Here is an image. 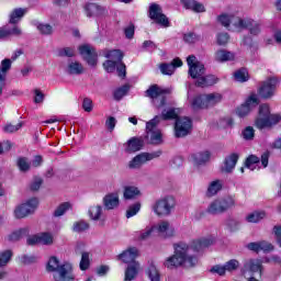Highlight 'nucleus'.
Returning <instances> with one entry per match:
<instances>
[{
  "mask_svg": "<svg viewBox=\"0 0 281 281\" xmlns=\"http://www.w3.org/2000/svg\"><path fill=\"white\" fill-rule=\"evenodd\" d=\"M37 30L40 33L44 34L45 36H49L54 33V27L47 23H40L37 24Z\"/></svg>",
  "mask_w": 281,
  "mask_h": 281,
  "instance_id": "49",
  "label": "nucleus"
},
{
  "mask_svg": "<svg viewBox=\"0 0 281 281\" xmlns=\"http://www.w3.org/2000/svg\"><path fill=\"white\" fill-rule=\"evenodd\" d=\"M182 5L187 10H192L193 12H205V7L194 0H182Z\"/></svg>",
  "mask_w": 281,
  "mask_h": 281,
  "instance_id": "33",
  "label": "nucleus"
},
{
  "mask_svg": "<svg viewBox=\"0 0 281 281\" xmlns=\"http://www.w3.org/2000/svg\"><path fill=\"white\" fill-rule=\"evenodd\" d=\"M160 120H179V109L168 108L161 112Z\"/></svg>",
  "mask_w": 281,
  "mask_h": 281,
  "instance_id": "35",
  "label": "nucleus"
},
{
  "mask_svg": "<svg viewBox=\"0 0 281 281\" xmlns=\"http://www.w3.org/2000/svg\"><path fill=\"white\" fill-rule=\"evenodd\" d=\"M21 34H23V31L18 25L10 30L7 29V36H21Z\"/></svg>",
  "mask_w": 281,
  "mask_h": 281,
  "instance_id": "60",
  "label": "nucleus"
},
{
  "mask_svg": "<svg viewBox=\"0 0 281 281\" xmlns=\"http://www.w3.org/2000/svg\"><path fill=\"white\" fill-rule=\"evenodd\" d=\"M215 60L217 63H228L232 60H236V53L225 50V49H220L215 53Z\"/></svg>",
  "mask_w": 281,
  "mask_h": 281,
  "instance_id": "26",
  "label": "nucleus"
},
{
  "mask_svg": "<svg viewBox=\"0 0 281 281\" xmlns=\"http://www.w3.org/2000/svg\"><path fill=\"white\" fill-rule=\"evenodd\" d=\"M177 202L172 195H167L165 198H160L153 205V212L156 216H170L172 214V210Z\"/></svg>",
  "mask_w": 281,
  "mask_h": 281,
  "instance_id": "8",
  "label": "nucleus"
},
{
  "mask_svg": "<svg viewBox=\"0 0 281 281\" xmlns=\"http://www.w3.org/2000/svg\"><path fill=\"white\" fill-rule=\"evenodd\" d=\"M210 245H214L212 237L195 239L192 241L191 246L183 241L175 244V254L167 258L165 267H167V269H175V267H195L199 260L192 252L201 251L205 249V247H210Z\"/></svg>",
  "mask_w": 281,
  "mask_h": 281,
  "instance_id": "1",
  "label": "nucleus"
},
{
  "mask_svg": "<svg viewBox=\"0 0 281 281\" xmlns=\"http://www.w3.org/2000/svg\"><path fill=\"white\" fill-rule=\"evenodd\" d=\"M221 25L231 32H243L249 30L251 36H258L262 32V24L249 18H240L234 13H223L218 16Z\"/></svg>",
  "mask_w": 281,
  "mask_h": 281,
  "instance_id": "2",
  "label": "nucleus"
},
{
  "mask_svg": "<svg viewBox=\"0 0 281 281\" xmlns=\"http://www.w3.org/2000/svg\"><path fill=\"white\" fill-rule=\"evenodd\" d=\"M137 256H139V250H137V248H128L117 256V260H121L125 265H133V262H137L135 261Z\"/></svg>",
  "mask_w": 281,
  "mask_h": 281,
  "instance_id": "20",
  "label": "nucleus"
},
{
  "mask_svg": "<svg viewBox=\"0 0 281 281\" xmlns=\"http://www.w3.org/2000/svg\"><path fill=\"white\" fill-rule=\"evenodd\" d=\"M138 196H142V191L139 190V188L135 186L124 187L123 199H125L126 201H133L135 199H138Z\"/></svg>",
  "mask_w": 281,
  "mask_h": 281,
  "instance_id": "25",
  "label": "nucleus"
},
{
  "mask_svg": "<svg viewBox=\"0 0 281 281\" xmlns=\"http://www.w3.org/2000/svg\"><path fill=\"white\" fill-rule=\"evenodd\" d=\"M236 200L232 195H227L225 198L216 199L214 200L209 207L206 209V212L209 214H224V212H227V210H232V207H235Z\"/></svg>",
  "mask_w": 281,
  "mask_h": 281,
  "instance_id": "7",
  "label": "nucleus"
},
{
  "mask_svg": "<svg viewBox=\"0 0 281 281\" xmlns=\"http://www.w3.org/2000/svg\"><path fill=\"white\" fill-rule=\"evenodd\" d=\"M153 232H155V226L147 227L146 229L140 232V234L138 236V240H148V238H150V236H153Z\"/></svg>",
  "mask_w": 281,
  "mask_h": 281,
  "instance_id": "55",
  "label": "nucleus"
},
{
  "mask_svg": "<svg viewBox=\"0 0 281 281\" xmlns=\"http://www.w3.org/2000/svg\"><path fill=\"white\" fill-rule=\"evenodd\" d=\"M191 161L194 166H203L210 161V153L209 151H199L191 155Z\"/></svg>",
  "mask_w": 281,
  "mask_h": 281,
  "instance_id": "27",
  "label": "nucleus"
},
{
  "mask_svg": "<svg viewBox=\"0 0 281 281\" xmlns=\"http://www.w3.org/2000/svg\"><path fill=\"white\" fill-rule=\"evenodd\" d=\"M223 190V182L222 180H213L209 183L206 189V196H216L217 193Z\"/></svg>",
  "mask_w": 281,
  "mask_h": 281,
  "instance_id": "31",
  "label": "nucleus"
},
{
  "mask_svg": "<svg viewBox=\"0 0 281 281\" xmlns=\"http://www.w3.org/2000/svg\"><path fill=\"white\" fill-rule=\"evenodd\" d=\"M71 210V204L69 202H64L59 204L53 213L55 218H60V216H65L66 212Z\"/></svg>",
  "mask_w": 281,
  "mask_h": 281,
  "instance_id": "39",
  "label": "nucleus"
},
{
  "mask_svg": "<svg viewBox=\"0 0 281 281\" xmlns=\"http://www.w3.org/2000/svg\"><path fill=\"white\" fill-rule=\"evenodd\" d=\"M204 100L206 102V109H210V106H216V104L223 101V94L218 92L207 93L204 94Z\"/></svg>",
  "mask_w": 281,
  "mask_h": 281,
  "instance_id": "29",
  "label": "nucleus"
},
{
  "mask_svg": "<svg viewBox=\"0 0 281 281\" xmlns=\"http://www.w3.org/2000/svg\"><path fill=\"white\" fill-rule=\"evenodd\" d=\"M128 93V86H123L114 91V99L122 100Z\"/></svg>",
  "mask_w": 281,
  "mask_h": 281,
  "instance_id": "56",
  "label": "nucleus"
},
{
  "mask_svg": "<svg viewBox=\"0 0 281 281\" xmlns=\"http://www.w3.org/2000/svg\"><path fill=\"white\" fill-rule=\"evenodd\" d=\"M89 229V223L85 221L75 222L72 225V232L80 234L81 232H87Z\"/></svg>",
  "mask_w": 281,
  "mask_h": 281,
  "instance_id": "47",
  "label": "nucleus"
},
{
  "mask_svg": "<svg viewBox=\"0 0 281 281\" xmlns=\"http://www.w3.org/2000/svg\"><path fill=\"white\" fill-rule=\"evenodd\" d=\"M41 186H43V179L35 178L31 183L30 188L33 192H37V190H41Z\"/></svg>",
  "mask_w": 281,
  "mask_h": 281,
  "instance_id": "61",
  "label": "nucleus"
},
{
  "mask_svg": "<svg viewBox=\"0 0 281 281\" xmlns=\"http://www.w3.org/2000/svg\"><path fill=\"white\" fill-rule=\"evenodd\" d=\"M159 122H161V117L156 115L153 120L146 123L147 139H149V143L154 144L155 146L164 144V135L161 134V130L157 128Z\"/></svg>",
  "mask_w": 281,
  "mask_h": 281,
  "instance_id": "9",
  "label": "nucleus"
},
{
  "mask_svg": "<svg viewBox=\"0 0 281 281\" xmlns=\"http://www.w3.org/2000/svg\"><path fill=\"white\" fill-rule=\"evenodd\" d=\"M47 271L58 273V277H55L56 281H74L76 277L71 271H74V266L70 262L60 263L57 257L53 256L48 259Z\"/></svg>",
  "mask_w": 281,
  "mask_h": 281,
  "instance_id": "4",
  "label": "nucleus"
},
{
  "mask_svg": "<svg viewBox=\"0 0 281 281\" xmlns=\"http://www.w3.org/2000/svg\"><path fill=\"white\" fill-rule=\"evenodd\" d=\"M258 164H260V158L257 156L251 155L246 159V168L248 170H256Z\"/></svg>",
  "mask_w": 281,
  "mask_h": 281,
  "instance_id": "48",
  "label": "nucleus"
},
{
  "mask_svg": "<svg viewBox=\"0 0 281 281\" xmlns=\"http://www.w3.org/2000/svg\"><path fill=\"white\" fill-rule=\"evenodd\" d=\"M216 43L220 46H225L229 43V34L227 33H218L216 36Z\"/></svg>",
  "mask_w": 281,
  "mask_h": 281,
  "instance_id": "54",
  "label": "nucleus"
},
{
  "mask_svg": "<svg viewBox=\"0 0 281 281\" xmlns=\"http://www.w3.org/2000/svg\"><path fill=\"white\" fill-rule=\"evenodd\" d=\"M190 133H192V120L187 116L177 119L175 124V136L187 137Z\"/></svg>",
  "mask_w": 281,
  "mask_h": 281,
  "instance_id": "13",
  "label": "nucleus"
},
{
  "mask_svg": "<svg viewBox=\"0 0 281 281\" xmlns=\"http://www.w3.org/2000/svg\"><path fill=\"white\" fill-rule=\"evenodd\" d=\"M137 273H139V262L130 263L125 269L124 281L135 280L137 278Z\"/></svg>",
  "mask_w": 281,
  "mask_h": 281,
  "instance_id": "28",
  "label": "nucleus"
},
{
  "mask_svg": "<svg viewBox=\"0 0 281 281\" xmlns=\"http://www.w3.org/2000/svg\"><path fill=\"white\" fill-rule=\"evenodd\" d=\"M23 126L22 123H18L15 125L12 124H7L3 127L4 133H16V131H19L21 127Z\"/></svg>",
  "mask_w": 281,
  "mask_h": 281,
  "instance_id": "59",
  "label": "nucleus"
},
{
  "mask_svg": "<svg viewBox=\"0 0 281 281\" xmlns=\"http://www.w3.org/2000/svg\"><path fill=\"white\" fill-rule=\"evenodd\" d=\"M184 42L192 44V43H196V41H199V36H196V34L194 33H187L184 34Z\"/></svg>",
  "mask_w": 281,
  "mask_h": 281,
  "instance_id": "64",
  "label": "nucleus"
},
{
  "mask_svg": "<svg viewBox=\"0 0 281 281\" xmlns=\"http://www.w3.org/2000/svg\"><path fill=\"white\" fill-rule=\"evenodd\" d=\"M189 104L192 111H201L207 109V103L205 101V94L195 95L189 100Z\"/></svg>",
  "mask_w": 281,
  "mask_h": 281,
  "instance_id": "22",
  "label": "nucleus"
},
{
  "mask_svg": "<svg viewBox=\"0 0 281 281\" xmlns=\"http://www.w3.org/2000/svg\"><path fill=\"white\" fill-rule=\"evenodd\" d=\"M234 79L236 82H247L249 80V71H247V68H240L234 72Z\"/></svg>",
  "mask_w": 281,
  "mask_h": 281,
  "instance_id": "40",
  "label": "nucleus"
},
{
  "mask_svg": "<svg viewBox=\"0 0 281 281\" xmlns=\"http://www.w3.org/2000/svg\"><path fill=\"white\" fill-rule=\"evenodd\" d=\"M183 61L180 58H175L171 64H162L160 65V71L164 76H172L175 74L176 67H181Z\"/></svg>",
  "mask_w": 281,
  "mask_h": 281,
  "instance_id": "23",
  "label": "nucleus"
},
{
  "mask_svg": "<svg viewBox=\"0 0 281 281\" xmlns=\"http://www.w3.org/2000/svg\"><path fill=\"white\" fill-rule=\"evenodd\" d=\"M40 245L50 247L54 245V235L52 233H40Z\"/></svg>",
  "mask_w": 281,
  "mask_h": 281,
  "instance_id": "41",
  "label": "nucleus"
},
{
  "mask_svg": "<svg viewBox=\"0 0 281 281\" xmlns=\"http://www.w3.org/2000/svg\"><path fill=\"white\" fill-rule=\"evenodd\" d=\"M79 54L90 67H95L98 65V53H95V48L91 45L85 44L79 46Z\"/></svg>",
  "mask_w": 281,
  "mask_h": 281,
  "instance_id": "14",
  "label": "nucleus"
},
{
  "mask_svg": "<svg viewBox=\"0 0 281 281\" xmlns=\"http://www.w3.org/2000/svg\"><path fill=\"white\" fill-rule=\"evenodd\" d=\"M225 225H226V229H228V232H232V233L239 232L240 229V222L238 220L228 218L226 220Z\"/></svg>",
  "mask_w": 281,
  "mask_h": 281,
  "instance_id": "42",
  "label": "nucleus"
},
{
  "mask_svg": "<svg viewBox=\"0 0 281 281\" xmlns=\"http://www.w3.org/2000/svg\"><path fill=\"white\" fill-rule=\"evenodd\" d=\"M263 218H267L265 211H255L246 216L247 223H260Z\"/></svg>",
  "mask_w": 281,
  "mask_h": 281,
  "instance_id": "36",
  "label": "nucleus"
},
{
  "mask_svg": "<svg viewBox=\"0 0 281 281\" xmlns=\"http://www.w3.org/2000/svg\"><path fill=\"white\" fill-rule=\"evenodd\" d=\"M161 155V150H156L151 153H140L128 161L127 168L130 170H139V168L144 166V164H146L147 161H153V159H159Z\"/></svg>",
  "mask_w": 281,
  "mask_h": 281,
  "instance_id": "10",
  "label": "nucleus"
},
{
  "mask_svg": "<svg viewBox=\"0 0 281 281\" xmlns=\"http://www.w3.org/2000/svg\"><path fill=\"white\" fill-rule=\"evenodd\" d=\"M91 265V259L89 252H82L81 254V260L79 263L80 270L81 271H87Z\"/></svg>",
  "mask_w": 281,
  "mask_h": 281,
  "instance_id": "45",
  "label": "nucleus"
},
{
  "mask_svg": "<svg viewBox=\"0 0 281 281\" xmlns=\"http://www.w3.org/2000/svg\"><path fill=\"white\" fill-rule=\"evenodd\" d=\"M25 234H27V228H22V229L15 231L11 235H9V240H11L12 243H14L16 240H21V238H23V236H25Z\"/></svg>",
  "mask_w": 281,
  "mask_h": 281,
  "instance_id": "50",
  "label": "nucleus"
},
{
  "mask_svg": "<svg viewBox=\"0 0 281 281\" xmlns=\"http://www.w3.org/2000/svg\"><path fill=\"white\" fill-rule=\"evenodd\" d=\"M239 267H240V261L236 259H231L224 263V268L228 273H234V271H237Z\"/></svg>",
  "mask_w": 281,
  "mask_h": 281,
  "instance_id": "43",
  "label": "nucleus"
},
{
  "mask_svg": "<svg viewBox=\"0 0 281 281\" xmlns=\"http://www.w3.org/2000/svg\"><path fill=\"white\" fill-rule=\"evenodd\" d=\"M281 116L278 114H271V109L269 104H261L259 106L258 115L255 119V126L258 131H266L273 128L276 124H279Z\"/></svg>",
  "mask_w": 281,
  "mask_h": 281,
  "instance_id": "5",
  "label": "nucleus"
},
{
  "mask_svg": "<svg viewBox=\"0 0 281 281\" xmlns=\"http://www.w3.org/2000/svg\"><path fill=\"white\" fill-rule=\"evenodd\" d=\"M115 67H117V63L108 59L105 63H103V69L108 72V74H113V71H115Z\"/></svg>",
  "mask_w": 281,
  "mask_h": 281,
  "instance_id": "57",
  "label": "nucleus"
},
{
  "mask_svg": "<svg viewBox=\"0 0 281 281\" xmlns=\"http://www.w3.org/2000/svg\"><path fill=\"white\" fill-rule=\"evenodd\" d=\"M59 56H66L67 58H74L76 50L71 47H65L59 50Z\"/></svg>",
  "mask_w": 281,
  "mask_h": 281,
  "instance_id": "58",
  "label": "nucleus"
},
{
  "mask_svg": "<svg viewBox=\"0 0 281 281\" xmlns=\"http://www.w3.org/2000/svg\"><path fill=\"white\" fill-rule=\"evenodd\" d=\"M103 205L105 210H115L120 207V194L109 193L103 198Z\"/></svg>",
  "mask_w": 281,
  "mask_h": 281,
  "instance_id": "21",
  "label": "nucleus"
},
{
  "mask_svg": "<svg viewBox=\"0 0 281 281\" xmlns=\"http://www.w3.org/2000/svg\"><path fill=\"white\" fill-rule=\"evenodd\" d=\"M278 82V79L271 78L270 80L263 82V85L259 89V95L261 98H271L273 93H276V83Z\"/></svg>",
  "mask_w": 281,
  "mask_h": 281,
  "instance_id": "17",
  "label": "nucleus"
},
{
  "mask_svg": "<svg viewBox=\"0 0 281 281\" xmlns=\"http://www.w3.org/2000/svg\"><path fill=\"white\" fill-rule=\"evenodd\" d=\"M85 12H86V16H88V19H91L93 16L97 15L98 12V3H88L85 5Z\"/></svg>",
  "mask_w": 281,
  "mask_h": 281,
  "instance_id": "46",
  "label": "nucleus"
},
{
  "mask_svg": "<svg viewBox=\"0 0 281 281\" xmlns=\"http://www.w3.org/2000/svg\"><path fill=\"white\" fill-rule=\"evenodd\" d=\"M170 93H172L170 88L164 89L157 85H154L146 90L147 98H150L156 109L166 106V95H170Z\"/></svg>",
  "mask_w": 281,
  "mask_h": 281,
  "instance_id": "6",
  "label": "nucleus"
},
{
  "mask_svg": "<svg viewBox=\"0 0 281 281\" xmlns=\"http://www.w3.org/2000/svg\"><path fill=\"white\" fill-rule=\"evenodd\" d=\"M88 215L91 218V221H100V217L102 216V205H92L88 210Z\"/></svg>",
  "mask_w": 281,
  "mask_h": 281,
  "instance_id": "37",
  "label": "nucleus"
},
{
  "mask_svg": "<svg viewBox=\"0 0 281 281\" xmlns=\"http://www.w3.org/2000/svg\"><path fill=\"white\" fill-rule=\"evenodd\" d=\"M16 164L21 172H27L30 170V160L27 158H19Z\"/></svg>",
  "mask_w": 281,
  "mask_h": 281,
  "instance_id": "52",
  "label": "nucleus"
},
{
  "mask_svg": "<svg viewBox=\"0 0 281 281\" xmlns=\"http://www.w3.org/2000/svg\"><path fill=\"white\" fill-rule=\"evenodd\" d=\"M12 256H14V252H12L11 249H7L0 252V267H8L10 261L12 260Z\"/></svg>",
  "mask_w": 281,
  "mask_h": 281,
  "instance_id": "38",
  "label": "nucleus"
},
{
  "mask_svg": "<svg viewBox=\"0 0 281 281\" xmlns=\"http://www.w3.org/2000/svg\"><path fill=\"white\" fill-rule=\"evenodd\" d=\"M241 135L244 137V139H246L247 142L254 139V137L256 136V131L251 127V126H247Z\"/></svg>",
  "mask_w": 281,
  "mask_h": 281,
  "instance_id": "53",
  "label": "nucleus"
},
{
  "mask_svg": "<svg viewBox=\"0 0 281 281\" xmlns=\"http://www.w3.org/2000/svg\"><path fill=\"white\" fill-rule=\"evenodd\" d=\"M67 72L71 76H80V74H85V67L79 61H70L67 66Z\"/></svg>",
  "mask_w": 281,
  "mask_h": 281,
  "instance_id": "34",
  "label": "nucleus"
},
{
  "mask_svg": "<svg viewBox=\"0 0 281 281\" xmlns=\"http://www.w3.org/2000/svg\"><path fill=\"white\" fill-rule=\"evenodd\" d=\"M12 68V59H3L0 67V98L3 95V87H5V78L8 70Z\"/></svg>",
  "mask_w": 281,
  "mask_h": 281,
  "instance_id": "18",
  "label": "nucleus"
},
{
  "mask_svg": "<svg viewBox=\"0 0 281 281\" xmlns=\"http://www.w3.org/2000/svg\"><path fill=\"white\" fill-rule=\"evenodd\" d=\"M240 155L233 153L229 154L228 156H226L224 164L221 168L222 172H234V168H236V164H238V159H239Z\"/></svg>",
  "mask_w": 281,
  "mask_h": 281,
  "instance_id": "19",
  "label": "nucleus"
},
{
  "mask_svg": "<svg viewBox=\"0 0 281 281\" xmlns=\"http://www.w3.org/2000/svg\"><path fill=\"white\" fill-rule=\"evenodd\" d=\"M27 14V9L18 8L11 11L9 15V23L16 25L21 19H23Z\"/></svg>",
  "mask_w": 281,
  "mask_h": 281,
  "instance_id": "30",
  "label": "nucleus"
},
{
  "mask_svg": "<svg viewBox=\"0 0 281 281\" xmlns=\"http://www.w3.org/2000/svg\"><path fill=\"white\" fill-rule=\"evenodd\" d=\"M36 207H38V199L32 198L25 203L18 205L14 209L13 214L16 218H25L30 216V214H34V212H36Z\"/></svg>",
  "mask_w": 281,
  "mask_h": 281,
  "instance_id": "12",
  "label": "nucleus"
},
{
  "mask_svg": "<svg viewBox=\"0 0 281 281\" xmlns=\"http://www.w3.org/2000/svg\"><path fill=\"white\" fill-rule=\"evenodd\" d=\"M144 148V139L132 137L125 145L126 153H137Z\"/></svg>",
  "mask_w": 281,
  "mask_h": 281,
  "instance_id": "24",
  "label": "nucleus"
},
{
  "mask_svg": "<svg viewBox=\"0 0 281 281\" xmlns=\"http://www.w3.org/2000/svg\"><path fill=\"white\" fill-rule=\"evenodd\" d=\"M139 210H142V203L136 202L132 204L126 211V218H133V216H137Z\"/></svg>",
  "mask_w": 281,
  "mask_h": 281,
  "instance_id": "44",
  "label": "nucleus"
},
{
  "mask_svg": "<svg viewBox=\"0 0 281 281\" xmlns=\"http://www.w3.org/2000/svg\"><path fill=\"white\" fill-rule=\"evenodd\" d=\"M104 58H108V60H112L114 63H122V58H124V54H122V50L119 49H104L103 50Z\"/></svg>",
  "mask_w": 281,
  "mask_h": 281,
  "instance_id": "32",
  "label": "nucleus"
},
{
  "mask_svg": "<svg viewBox=\"0 0 281 281\" xmlns=\"http://www.w3.org/2000/svg\"><path fill=\"white\" fill-rule=\"evenodd\" d=\"M211 273H217V276H225V273H227V271L225 270V265L221 266V265H216L211 269Z\"/></svg>",
  "mask_w": 281,
  "mask_h": 281,
  "instance_id": "62",
  "label": "nucleus"
},
{
  "mask_svg": "<svg viewBox=\"0 0 281 281\" xmlns=\"http://www.w3.org/2000/svg\"><path fill=\"white\" fill-rule=\"evenodd\" d=\"M257 104H259L258 95L250 94L245 104H241L239 108H237L236 114L238 117H247V114L251 113V110L256 109Z\"/></svg>",
  "mask_w": 281,
  "mask_h": 281,
  "instance_id": "16",
  "label": "nucleus"
},
{
  "mask_svg": "<svg viewBox=\"0 0 281 281\" xmlns=\"http://www.w3.org/2000/svg\"><path fill=\"white\" fill-rule=\"evenodd\" d=\"M187 64L189 67V75L191 78L196 80L195 87H201L203 89L205 87H212L216 85L217 79L215 76H203L205 74V66L201 61L196 60L194 55H190L187 58Z\"/></svg>",
  "mask_w": 281,
  "mask_h": 281,
  "instance_id": "3",
  "label": "nucleus"
},
{
  "mask_svg": "<svg viewBox=\"0 0 281 281\" xmlns=\"http://www.w3.org/2000/svg\"><path fill=\"white\" fill-rule=\"evenodd\" d=\"M148 277L150 281H160L159 270H157V267L155 265L149 266Z\"/></svg>",
  "mask_w": 281,
  "mask_h": 281,
  "instance_id": "51",
  "label": "nucleus"
},
{
  "mask_svg": "<svg viewBox=\"0 0 281 281\" xmlns=\"http://www.w3.org/2000/svg\"><path fill=\"white\" fill-rule=\"evenodd\" d=\"M148 16L155 21L160 27H170V20L164 14V9L158 3L149 4Z\"/></svg>",
  "mask_w": 281,
  "mask_h": 281,
  "instance_id": "11",
  "label": "nucleus"
},
{
  "mask_svg": "<svg viewBox=\"0 0 281 281\" xmlns=\"http://www.w3.org/2000/svg\"><path fill=\"white\" fill-rule=\"evenodd\" d=\"M154 227L161 238H175L177 236V229L168 221H161Z\"/></svg>",
  "mask_w": 281,
  "mask_h": 281,
  "instance_id": "15",
  "label": "nucleus"
},
{
  "mask_svg": "<svg viewBox=\"0 0 281 281\" xmlns=\"http://www.w3.org/2000/svg\"><path fill=\"white\" fill-rule=\"evenodd\" d=\"M259 251H273V245L269 241H259Z\"/></svg>",
  "mask_w": 281,
  "mask_h": 281,
  "instance_id": "63",
  "label": "nucleus"
}]
</instances>
